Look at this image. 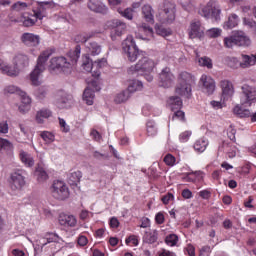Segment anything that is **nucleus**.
<instances>
[{
	"label": "nucleus",
	"mask_w": 256,
	"mask_h": 256,
	"mask_svg": "<svg viewBox=\"0 0 256 256\" xmlns=\"http://www.w3.org/2000/svg\"><path fill=\"white\" fill-rule=\"evenodd\" d=\"M122 49L124 53H126L128 57V61L131 63H135L139 57L141 59L137 64L132 65L128 69V73L130 75H143V73H152L153 69L157 65L153 59L145 56L144 52L139 51L137 44H135V40L133 36H128L122 43Z\"/></svg>",
	"instance_id": "obj_1"
},
{
	"label": "nucleus",
	"mask_w": 256,
	"mask_h": 256,
	"mask_svg": "<svg viewBox=\"0 0 256 256\" xmlns=\"http://www.w3.org/2000/svg\"><path fill=\"white\" fill-rule=\"evenodd\" d=\"M69 57L71 62L63 56L52 58L49 65L50 71H57L58 73H61L62 71L63 73H68L71 66L75 65V63L79 61V57H81V45H76L75 50L69 52Z\"/></svg>",
	"instance_id": "obj_2"
},
{
	"label": "nucleus",
	"mask_w": 256,
	"mask_h": 256,
	"mask_svg": "<svg viewBox=\"0 0 256 256\" xmlns=\"http://www.w3.org/2000/svg\"><path fill=\"white\" fill-rule=\"evenodd\" d=\"M51 55H53V50H45L39 55L37 64L34 70L30 73L31 85L34 87H39V85L43 83V81H41V76L43 75V71H45V65L47 61H49Z\"/></svg>",
	"instance_id": "obj_3"
},
{
	"label": "nucleus",
	"mask_w": 256,
	"mask_h": 256,
	"mask_svg": "<svg viewBox=\"0 0 256 256\" xmlns=\"http://www.w3.org/2000/svg\"><path fill=\"white\" fill-rule=\"evenodd\" d=\"M224 45L227 49L235 47H249L251 39L243 31H235L231 36L224 38Z\"/></svg>",
	"instance_id": "obj_4"
},
{
	"label": "nucleus",
	"mask_w": 256,
	"mask_h": 256,
	"mask_svg": "<svg viewBox=\"0 0 256 256\" xmlns=\"http://www.w3.org/2000/svg\"><path fill=\"white\" fill-rule=\"evenodd\" d=\"M198 13L205 19H210V17H212V19L216 21H221V6L215 1H209Z\"/></svg>",
	"instance_id": "obj_5"
},
{
	"label": "nucleus",
	"mask_w": 256,
	"mask_h": 256,
	"mask_svg": "<svg viewBox=\"0 0 256 256\" xmlns=\"http://www.w3.org/2000/svg\"><path fill=\"white\" fill-rule=\"evenodd\" d=\"M51 193L54 199L65 201L69 198V188L67 184L61 180H55L51 186Z\"/></svg>",
	"instance_id": "obj_6"
},
{
	"label": "nucleus",
	"mask_w": 256,
	"mask_h": 256,
	"mask_svg": "<svg viewBox=\"0 0 256 256\" xmlns=\"http://www.w3.org/2000/svg\"><path fill=\"white\" fill-rule=\"evenodd\" d=\"M160 23H173L175 21V5L164 2L163 9L159 13Z\"/></svg>",
	"instance_id": "obj_7"
},
{
	"label": "nucleus",
	"mask_w": 256,
	"mask_h": 256,
	"mask_svg": "<svg viewBox=\"0 0 256 256\" xmlns=\"http://www.w3.org/2000/svg\"><path fill=\"white\" fill-rule=\"evenodd\" d=\"M240 103L241 105H248V107H251L253 103H256V89L249 85L242 86Z\"/></svg>",
	"instance_id": "obj_8"
},
{
	"label": "nucleus",
	"mask_w": 256,
	"mask_h": 256,
	"mask_svg": "<svg viewBox=\"0 0 256 256\" xmlns=\"http://www.w3.org/2000/svg\"><path fill=\"white\" fill-rule=\"evenodd\" d=\"M95 91H101V86H99V81L96 79L88 83V87L84 90L83 100L86 105H93L95 99Z\"/></svg>",
	"instance_id": "obj_9"
},
{
	"label": "nucleus",
	"mask_w": 256,
	"mask_h": 256,
	"mask_svg": "<svg viewBox=\"0 0 256 256\" xmlns=\"http://www.w3.org/2000/svg\"><path fill=\"white\" fill-rule=\"evenodd\" d=\"M175 81V75L171 72V68L165 67L159 73V85L165 89H169Z\"/></svg>",
	"instance_id": "obj_10"
},
{
	"label": "nucleus",
	"mask_w": 256,
	"mask_h": 256,
	"mask_svg": "<svg viewBox=\"0 0 256 256\" xmlns=\"http://www.w3.org/2000/svg\"><path fill=\"white\" fill-rule=\"evenodd\" d=\"M25 187V176L23 170H17L11 174V189L12 191H21Z\"/></svg>",
	"instance_id": "obj_11"
},
{
	"label": "nucleus",
	"mask_w": 256,
	"mask_h": 256,
	"mask_svg": "<svg viewBox=\"0 0 256 256\" xmlns=\"http://www.w3.org/2000/svg\"><path fill=\"white\" fill-rule=\"evenodd\" d=\"M203 93L206 95H213L215 93V80L206 74H203L199 81Z\"/></svg>",
	"instance_id": "obj_12"
},
{
	"label": "nucleus",
	"mask_w": 256,
	"mask_h": 256,
	"mask_svg": "<svg viewBox=\"0 0 256 256\" xmlns=\"http://www.w3.org/2000/svg\"><path fill=\"white\" fill-rule=\"evenodd\" d=\"M87 7L89 11L100 13V15H107L109 13V8L103 3V0H88Z\"/></svg>",
	"instance_id": "obj_13"
},
{
	"label": "nucleus",
	"mask_w": 256,
	"mask_h": 256,
	"mask_svg": "<svg viewBox=\"0 0 256 256\" xmlns=\"http://www.w3.org/2000/svg\"><path fill=\"white\" fill-rule=\"evenodd\" d=\"M205 35V29L201 26V21L193 20L190 23L189 37L190 39H201Z\"/></svg>",
	"instance_id": "obj_14"
},
{
	"label": "nucleus",
	"mask_w": 256,
	"mask_h": 256,
	"mask_svg": "<svg viewBox=\"0 0 256 256\" xmlns=\"http://www.w3.org/2000/svg\"><path fill=\"white\" fill-rule=\"evenodd\" d=\"M20 41L26 47H37L41 43V37L37 34L25 32L21 35Z\"/></svg>",
	"instance_id": "obj_15"
},
{
	"label": "nucleus",
	"mask_w": 256,
	"mask_h": 256,
	"mask_svg": "<svg viewBox=\"0 0 256 256\" xmlns=\"http://www.w3.org/2000/svg\"><path fill=\"white\" fill-rule=\"evenodd\" d=\"M31 62V58L23 52H18L14 55L12 59V63L16 68L19 69H25L29 67V63Z\"/></svg>",
	"instance_id": "obj_16"
},
{
	"label": "nucleus",
	"mask_w": 256,
	"mask_h": 256,
	"mask_svg": "<svg viewBox=\"0 0 256 256\" xmlns=\"http://www.w3.org/2000/svg\"><path fill=\"white\" fill-rule=\"evenodd\" d=\"M73 104V96L65 92H59L56 98V106L59 109H67Z\"/></svg>",
	"instance_id": "obj_17"
},
{
	"label": "nucleus",
	"mask_w": 256,
	"mask_h": 256,
	"mask_svg": "<svg viewBox=\"0 0 256 256\" xmlns=\"http://www.w3.org/2000/svg\"><path fill=\"white\" fill-rule=\"evenodd\" d=\"M125 29H127V24H125V22H121V20H113L110 34L111 39L115 41L117 37H121V35L125 33Z\"/></svg>",
	"instance_id": "obj_18"
},
{
	"label": "nucleus",
	"mask_w": 256,
	"mask_h": 256,
	"mask_svg": "<svg viewBox=\"0 0 256 256\" xmlns=\"http://www.w3.org/2000/svg\"><path fill=\"white\" fill-rule=\"evenodd\" d=\"M0 71L3 75H7L8 77H17L19 75V69L3 59H0Z\"/></svg>",
	"instance_id": "obj_19"
},
{
	"label": "nucleus",
	"mask_w": 256,
	"mask_h": 256,
	"mask_svg": "<svg viewBox=\"0 0 256 256\" xmlns=\"http://www.w3.org/2000/svg\"><path fill=\"white\" fill-rule=\"evenodd\" d=\"M142 17L146 23L153 25L155 23V11L151 5L146 4L142 7Z\"/></svg>",
	"instance_id": "obj_20"
},
{
	"label": "nucleus",
	"mask_w": 256,
	"mask_h": 256,
	"mask_svg": "<svg viewBox=\"0 0 256 256\" xmlns=\"http://www.w3.org/2000/svg\"><path fill=\"white\" fill-rule=\"evenodd\" d=\"M220 87L222 89V95L224 99H229L230 97H233L235 90L233 89V84L229 82V80H222L220 82Z\"/></svg>",
	"instance_id": "obj_21"
},
{
	"label": "nucleus",
	"mask_w": 256,
	"mask_h": 256,
	"mask_svg": "<svg viewBox=\"0 0 256 256\" xmlns=\"http://www.w3.org/2000/svg\"><path fill=\"white\" fill-rule=\"evenodd\" d=\"M60 225L64 227H76L77 226V218L73 215L60 214L58 219Z\"/></svg>",
	"instance_id": "obj_22"
},
{
	"label": "nucleus",
	"mask_w": 256,
	"mask_h": 256,
	"mask_svg": "<svg viewBox=\"0 0 256 256\" xmlns=\"http://www.w3.org/2000/svg\"><path fill=\"white\" fill-rule=\"evenodd\" d=\"M37 21L38 20L35 17V14L29 12H25L20 16V23L23 25V27H33Z\"/></svg>",
	"instance_id": "obj_23"
},
{
	"label": "nucleus",
	"mask_w": 256,
	"mask_h": 256,
	"mask_svg": "<svg viewBox=\"0 0 256 256\" xmlns=\"http://www.w3.org/2000/svg\"><path fill=\"white\" fill-rule=\"evenodd\" d=\"M192 86L189 84H184L183 82H179L176 87L177 95H181L182 97H191Z\"/></svg>",
	"instance_id": "obj_24"
},
{
	"label": "nucleus",
	"mask_w": 256,
	"mask_h": 256,
	"mask_svg": "<svg viewBox=\"0 0 256 256\" xmlns=\"http://www.w3.org/2000/svg\"><path fill=\"white\" fill-rule=\"evenodd\" d=\"M51 5L50 2H40L39 6L33 10V15L37 20H42L45 17V10L47 9L46 7Z\"/></svg>",
	"instance_id": "obj_25"
},
{
	"label": "nucleus",
	"mask_w": 256,
	"mask_h": 256,
	"mask_svg": "<svg viewBox=\"0 0 256 256\" xmlns=\"http://www.w3.org/2000/svg\"><path fill=\"white\" fill-rule=\"evenodd\" d=\"M242 62H240V67H242V69H247V67H251L253 65L256 64V55H245L242 54Z\"/></svg>",
	"instance_id": "obj_26"
},
{
	"label": "nucleus",
	"mask_w": 256,
	"mask_h": 256,
	"mask_svg": "<svg viewBox=\"0 0 256 256\" xmlns=\"http://www.w3.org/2000/svg\"><path fill=\"white\" fill-rule=\"evenodd\" d=\"M195 76H193L191 73L189 72H181L179 74V83H184L186 85H195Z\"/></svg>",
	"instance_id": "obj_27"
},
{
	"label": "nucleus",
	"mask_w": 256,
	"mask_h": 256,
	"mask_svg": "<svg viewBox=\"0 0 256 256\" xmlns=\"http://www.w3.org/2000/svg\"><path fill=\"white\" fill-rule=\"evenodd\" d=\"M168 107H170L171 111H175L177 109H181L183 106V100L179 96H172L167 101Z\"/></svg>",
	"instance_id": "obj_28"
},
{
	"label": "nucleus",
	"mask_w": 256,
	"mask_h": 256,
	"mask_svg": "<svg viewBox=\"0 0 256 256\" xmlns=\"http://www.w3.org/2000/svg\"><path fill=\"white\" fill-rule=\"evenodd\" d=\"M220 151H224V153H227L230 159H233L237 155V147L232 146L229 142H223Z\"/></svg>",
	"instance_id": "obj_29"
},
{
	"label": "nucleus",
	"mask_w": 256,
	"mask_h": 256,
	"mask_svg": "<svg viewBox=\"0 0 256 256\" xmlns=\"http://www.w3.org/2000/svg\"><path fill=\"white\" fill-rule=\"evenodd\" d=\"M0 153L11 155L13 153V144L7 139L0 138Z\"/></svg>",
	"instance_id": "obj_30"
},
{
	"label": "nucleus",
	"mask_w": 256,
	"mask_h": 256,
	"mask_svg": "<svg viewBox=\"0 0 256 256\" xmlns=\"http://www.w3.org/2000/svg\"><path fill=\"white\" fill-rule=\"evenodd\" d=\"M141 89H143V82L139 80H132L130 81L126 91H128V94L131 96L133 93L141 91Z\"/></svg>",
	"instance_id": "obj_31"
},
{
	"label": "nucleus",
	"mask_w": 256,
	"mask_h": 256,
	"mask_svg": "<svg viewBox=\"0 0 256 256\" xmlns=\"http://www.w3.org/2000/svg\"><path fill=\"white\" fill-rule=\"evenodd\" d=\"M20 159L26 167H33V165H35V159H33V156L25 151L20 152Z\"/></svg>",
	"instance_id": "obj_32"
},
{
	"label": "nucleus",
	"mask_w": 256,
	"mask_h": 256,
	"mask_svg": "<svg viewBox=\"0 0 256 256\" xmlns=\"http://www.w3.org/2000/svg\"><path fill=\"white\" fill-rule=\"evenodd\" d=\"M233 113L234 115H237V117H240L241 119L246 117H251V111H249V109H244L243 106L239 104L233 108Z\"/></svg>",
	"instance_id": "obj_33"
},
{
	"label": "nucleus",
	"mask_w": 256,
	"mask_h": 256,
	"mask_svg": "<svg viewBox=\"0 0 256 256\" xmlns=\"http://www.w3.org/2000/svg\"><path fill=\"white\" fill-rule=\"evenodd\" d=\"M239 25V16L237 14H231L228 17V21L224 23V29H233Z\"/></svg>",
	"instance_id": "obj_34"
},
{
	"label": "nucleus",
	"mask_w": 256,
	"mask_h": 256,
	"mask_svg": "<svg viewBox=\"0 0 256 256\" xmlns=\"http://www.w3.org/2000/svg\"><path fill=\"white\" fill-rule=\"evenodd\" d=\"M208 145L209 140H207V138H200L195 142L194 149L195 151H198V153H203Z\"/></svg>",
	"instance_id": "obj_35"
},
{
	"label": "nucleus",
	"mask_w": 256,
	"mask_h": 256,
	"mask_svg": "<svg viewBox=\"0 0 256 256\" xmlns=\"http://www.w3.org/2000/svg\"><path fill=\"white\" fill-rule=\"evenodd\" d=\"M86 47L90 55H92L93 57L101 54L102 48H101V45H99V43L97 42H89Z\"/></svg>",
	"instance_id": "obj_36"
},
{
	"label": "nucleus",
	"mask_w": 256,
	"mask_h": 256,
	"mask_svg": "<svg viewBox=\"0 0 256 256\" xmlns=\"http://www.w3.org/2000/svg\"><path fill=\"white\" fill-rule=\"evenodd\" d=\"M36 175L40 183H43V181H47V179H49V175H47V171H45L43 164H38L36 168Z\"/></svg>",
	"instance_id": "obj_37"
},
{
	"label": "nucleus",
	"mask_w": 256,
	"mask_h": 256,
	"mask_svg": "<svg viewBox=\"0 0 256 256\" xmlns=\"http://www.w3.org/2000/svg\"><path fill=\"white\" fill-rule=\"evenodd\" d=\"M59 242V235L49 233L46 234L45 238H43L40 242L41 247H45L48 243H58Z\"/></svg>",
	"instance_id": "obj_38"
},
{
	"label": "nucleus",
	"mask_w": 256,
	"mask_h": 256,
	"mask_svg": "<svg viewBox=\"0 0 256 256\" xmlns=\"http://www.w3.org/2000/svg\"><path fill=\"white\" fill-rule=\"evenodd\" d=\"M158 237L159 233L157 232V230H153L152 232H146L143 237V241L144 243H149L151 245L153 243H156Z\"/></svg>",
	"instance_id": "obj_39"
},
{
	"label": "nucleus",
	"mask_w": 256,
	"mask_h": 256,
	"mask_svg": "<svg viewBox=\"0 0 256 256\" xmlns=\"http://www.w3.org/2000/svg\"><path fill=\"white\" fill-rule=\"evenodd\" d=\"M146 131L148 137H155L157 135V124L153 120H149L146 123Z\"/></svg>",
	"instance_id": "obj_40"
},
{
	"label": "nucleus",
	"mask_w": 256,
	"mask_h": 256,
	"mask_svg": "<svg viewBox=\"0 0 256 256\" xmlns=\"http://www.w3.org/2000/svg\"><path fill=\"white\" fill-rule=\"evenodd\" d=\"M131 98V95L129 94V91L124 90L114 97V101L118 104L125 103V101H128Z\"/></svg>",
	"instance_id": "obj_41"
},
{
	"label": "nucleus",
	"mask_w": 256,
	"mask_h": 256,
	"mask_svg": "<svg viewBox=\"0 0 256 256\" xmlns=\"http://www.w3.org/2000/svg\"><path fill=\"white\" fill-rule=\"evenodd\" d=\"M51 116V112L47 109H42L40 111L37 112L36 114V121L37 123H43L44 119H49V117Z\"/></svg>",
	"instance_id": "obj_42"
},
{
	"label": "nucleus",
	"mask_w": 256,
	"mask_h": 256,
	"mask_svg": "<svg viewBox=\"0 0 256 256\" xmlns=\"http://www.w3.org/2000/svg\"><path fill=\"white\" fill-rule=\"evenodd\" d=\"M95 34L92 33H83V34H78L77 36H75L74 41L76 43H87V41H89V39H91V37H93Z\"/></svg>",
	"instance_id": "obj_43"
},
{
	"label": "nucleus",
	"mask_w": 256,
	"mask_h": 256,
	"mask_svg": "<svg viewBox=\"0 0 256 256\" xmlns=\"http://www.w3.org/2000/svg\"><path fill=\"white\" fill-rule=\"evenodd\" d=\"M29 5L25 2L18 1L11 6V11H16V13H21V11H26Z\"/></svg>",
	"instance_id": "obj_44"
},
{
	"label": "nucleus",
	"mask_w": 256,
	"mask_h": 256,
	"mask_svg": "<svg viewBox=\"0 0 256 256\" xmlns=\"http://www.w3.org/2000/svg\"><path fill=\"white\" fill-rule=\"evenodd\" d=\"M40 137L41 139H43V141H45V143L49 144V143H53V141H55V134H53L50 131H42L40 133Z\"/></svg>",
	"instance_id": "obj_45"
},
{
	"label": "nucleus",
	"mask_w": 256,
	"mask_h": 256,
	"mask_svg": "<svg viewBox=\"0 0 256 256\" xmlns=\"http://www.w3.org/2000/svg\"><path fill=\"white\" fill-rule=\"evenodd\" d=\"M118 13L128 21H133V8L118 9Z\"/></svg>",
	"instance_id": "obj_46"
},
{
	"label": "nucleus",
	"mask_w": 256,
	"mask_h": 256,
	"mask_svg": "<svg viewBox=\"0 0 256 256\" xmlns=\"http://www.w3.org/2000/svg\"><path fill=\"white\" fill-rule=\"evenodd\" d=\"M21 91H22V90L19 89V87L15 86V85H8V86H6V87L4 88V93H5V95H13V94H15V93H16L17 95H19Z\"/></svg>",
	"instance_id": "obj_47"
},
{
	"label": "nucleus",
	"mask_w": 256,
	"mask_h": 256,
	"mask_svg": "<svg viewBox=\"0 0 256 256\" xmlns=\"http://www.w3.org/2000/svg\"><path fill=\"white\" fill-rule=\"evenodd\" d=\"M155 29L157 35H160L161 37H169V35H171V29L159 25H156Z\"/></svg>",
	"instance_id": "obj_48"
},
{
	"label": "nucleus",
	"mask_w": 256,
	"mask_h": 256,
	"mask_svg": "<svg viewBox=\"0 0 256 256\" xmlns=\"http://www.w3.org/2000/svg\"><path fill=\"white\" fill-rule=\"evenodd\" d=\"M177 241H179V237L176 234H170L165 238V243L170 247H175V245H177Z\"/></svg>",
	"instance_id": "obj_49"
},
{
	"label": "nucleus",
	"mask_w": 256,
	"mask_h": 256,
	"mask_svg": "<svg viewBox=\"0 0 256 256\" xmlns=\"http://www.w3.org/2000/svg\"><path fill=\"white\" fill-rule=\"evenodd\" d=\"M82 67H83L84 71H87V73H91V71H93V67H95V63H93V61H91V59L86 57L82 63Z\"/></svg>",
	"instance_id": "obj_50"
},
{
	"label": "nucleus",
	"mask_w": 256,
	"mask_h": 256,
	"mask_svg": "<svg viewBox=\"0 0 256 256\" xmlns=\"http://www.w3.org/2000/svg\"><path fill=\"white\" fill-rule=\"evenodd\" d=\"M81 177H83V174L81 173V171H75L70 173L69 181L72 182V185L77 184L79 183V181H81Z\"/></svg>",
	"instance_id": "obj_51"
},
{
	"label": "nucleus",
	"mask_w": 256,
	"mask_h": 256,
	"mask_svg": "<svg viewBox=\"0 0 256 256\" xmlns=\"http://www.w3.org/2000/svg\"><path fill=\"white\" fill-rule=\"evenodd\" d=\"M48 91L49 90L47 89V87L41 86L35 91V95L38 99H45L47 97Z\"/></svg>",
	"instance_id": "obj_52"
},
{
	"label": "nucleus",
	"mask_w": 256,
	"mask_h": 256,
	"mask_svg": "<svg viewBox=\"0 0 256 256\" xmlns=\"http://www.w3.org/2000/svg\"><path fill=\"white\" fill-rule=\"evenodd\" d=\"M198 63H199V65H201V67H207L208 69H212L213 68V63L211 62L209 57H201V58H199Z\"/></svg>",
	"instance_id": "obj_53"
},
{
	"label": "nucleus",
	"mask_w": 256,
	"mask_h": 256,
	"mask_svg": "<svg viewBox=\"0 0 256 256\" xmlns=\"http://www.w3.org/2000/svg\"><path fill=\"white\" fill-rule=\"evenodd\" d=\"M164 163L168 165V167H173L177 163V159L172 154H167L164 157Z\"/></svg>",
	"instance_id": "obj_54"
},
{
	"label": "nucleus",
	"mask_w": 256,
	"mask_h": 256,
	"mask_svg": "<svg viewBox=\"0 0 256 256\" xmlns=\"http://www.w3.org/2000/svg\"><path fill=\"white\" fill-rule=\"evenodd\" d=\"M206 34L208 35V37L215 39L221 35V29L211 28V29L207 30Z\"/></svg>",
	"instance_id": "obj_55"
},
{
	"label": "nucleus",
	"mask_w": 256,
	"mask_h": 256,
	"mask_svg": "<svg viewBox=\"0 0 256 256\" xmlns=\"http://www.w3.org/2000/svg\"><path fill=\"white\" fill-rule=\"evenodd\" d=\"M228 67H231V69H237L238 67H241V62L235 57L228 58Z\"/></svg>",
	"instance_id": "obj_56"
},
{
	"label": "nucleus",
	"mask_w": 256,
	"mask_h": 256,
	"mask_svg": "<svg viewBox=\"0 0 256 256\" xmlns=\"http://www.w3.org/2000/svg\"><path fill=\"white\" fill-rule=\"evenodd\" d=\"M236 133H237V130H235L233 125H230L227 129V135H228V138L230 139V141H233V143H235V141H237V138H235Z\"/></svg>",
	"instance_id": "obj_57"
},
{
	"label": "nucleus",
	"mask_w": 256,
	"mask_h": 256,
	"mask_svg": "<svg viewBox=\"0 0 256 256\" xmlns=\"http://www.w3.org/2000/svg\"><path fill=\"white\" fill-rule=\"evenodd\" d=\"M140 31L146 33L147 37H153V28L145 23L141 25Z\"/></svg>",
	"instance_id": "obj_58"
},
{
	"label": "nucleus",
	"mask_w": 256,
	"mask_h": 256,
	"mask_svg": "<svg viewBox=\"0 0 256 256\" xmlns=\"http://www.w3.org/2000/svg\"><path fill=\"white\" fill-rule=\"evenodd\" d=\"M21 97V101H22V105H30L31 106V97H29L27 95V93L23 92V90H21L20 94Z\"/></svg>",
	"instance_id": "obj_59"
},
{
	"label": "nucleus",
	"mask_w": 256,
	"mask_h": 256,
	"mask_svg": "<svg viewBox=\"0 0 256 256\" xmlns=\"http://www.w3.org/2000/svg\"><path fill=\"white\" fill-rule=\"evenodd\" d=\"M172 119L173 120L178 119L179 121H185V112H183L181 110L175 111Z\"/></svg>",
	"instance_id": "obj_60"
},
{
	"label": "nucleus",
	"mask_w": 256,
	"mask_h": 256,
	"mask_svg": "<svg viewBox=\"0 0 256 256\" xmlns=\"http://www.w3.org/2000/svg\"><path fill=\"white\" fill-rule=\"evenodd\" d=\"M191 137V131H185L180 134L179 139L181 143H187L189 141V138Z\"/></svg>",
	"instance_id": "obj_61"
},
{
	"label": "nucleus",
	"mask_w": 256,
	"mask_h": 256,
	"mask_svg": "<svg viewBox=\"0 0 256 256\" xmlns=\"http://www.w3.org/2000/svg\"><path fill=\"white\" fill-rule=\"evenodd\" d=\"M175 199V196H173L172 193H167L165 196L162 197V202L164 205H168L169 201H173Z\"/></svg>",
	"instance_id": "obj_62"
},
{
	"label": "nucleus",
	"mask_w": 256,
	"mask_h": 256,
	"mask_svg": "<svg viewBox=\"0 0 256 256\" xmlns=\"http://www.w3.org/2000/svg\"><path fill=\"white\" fill-rule=\"evenodd\" d=\"M244 25H247V27H250V29H256L255 20H251L249 18H244Z\"/></svg>",
	"instance_id": "obj_63"
},
{
	"label": "nucleus",
	"mask_w": 256,
	"mask_h": 256,
	"mask_svg": "<svg viewBox=\"0 0 256 256\" xmlns=\"http://www.w3.org/2000/svg\"><path fill=\"white\" fill-rule=\"evenodd\" d=\"M90 137H92V139H94V141H101V134L99 133V131L93 129L90 132Z\"/></svg>",
	"instance_id": "obj_64"
}]
</instances>
